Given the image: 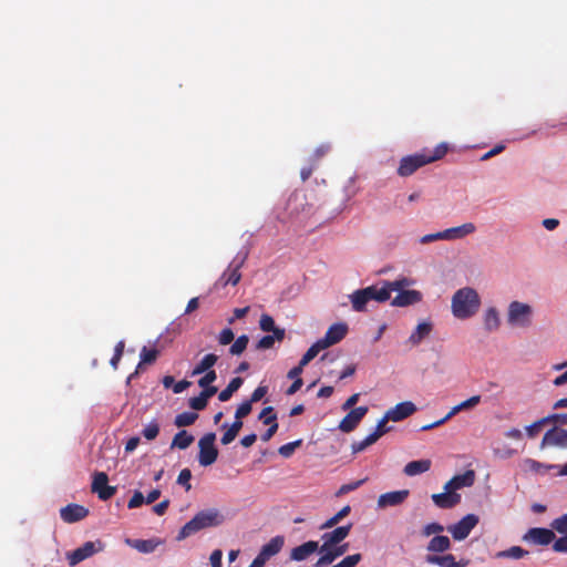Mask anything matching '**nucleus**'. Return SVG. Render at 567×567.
<instances>
[{"instance_id": "f257e3e1", "label": "nucleus", "mask_w": 567, "mask_h": 567, "mask_svg": "<svg viewBox=\"0 0 567 567\" xmlns=\"http://www.w3.org/2000/svg\"><path fill=\"white\" fill-rule=\"evenodd\" d=\"M481 307L477 291L471 287L458 289L452 297V313L455 318L464 320L473 317Z\"/></svg>"}, {"instance_id": "f03ea898", "label": "nucleus", "mask_w": 567, "mask_h": 567, "mask_svg": "<svg viewBox=\"0 0 567 567\" xmlns=\"http://www.w3.org/2000/svg\"><path fill=\"white\" fill-rule=\"evenodd\" d=\"M220 523L221 519L217 509L200 511L181 528L176 539L183 540L204 528L217 526Z\"/></svg>"}, {"instance_id": "7ed1b4c3", "label": "nucleus", "mask_w": 567, "mask_h": 567, "mask_svg": "<svg viewBox=\"0 0 567 567\" xmlns=\"http://www.w3.org/2000/svg\"><path fill=\"white\" fill-rule=\"evenodd\" d=\"M414 281L406 277H400L393 281L383 280L381 286L372 285L365 288L369 301L385 302L391 298L393 290H401L402 288L410 287Z\"/></svg>"}, {"instance_id": "20e7f679", "label": "nucleus", "mask_w": 567, "mask_h": 567, "mask_svg": "<svg viewBox=\"0 0 567 567\" xmlns=\"http://www.w3.org/2000/svg\"><path fill=\"white\" fill-rule=\"evenodd\" d=\"M533 308L528 303L512 301L508 306L507 322L511 326L527 328L532 323Z\"/></svg>"}, {"instance_id": "39448f33", "label": "nucleus", "mask_w": 567, "mask_h": 567, "mask_svg": "<svg viewBox=\"0 0 567 567\" xmlns=\"http://www.w3.org/2000/svg\"><path fill=\"white\" fill-rule=\"evenodd\" d=\"M216 434L213 432L206 433L198 441V462L202 466H209L216 462L218 457V450L215 446Z\"/></svg>"}, {"instance_id": "423d86ee", "label": "nucleus", "mask_w": 567, "mask_h": 567, "mask_svg": "<svg viewBox=\"0 0 567 567\" xmlns=\"http://www.w3.org/2000/svg\"><path fill=\"white\" fill-rule=\"evenodd\" d=\"M248 252L238 254L229 264L227 269L221 274L216 286L226 287L227 285L236 286L241 278L240 268L245 264Z\"/></svg>"}, {"instance_id": "0eeeda50", "label": "nucleus", "mask_w": 567, "mask_h": 567, "mask_svg": "<svg viewBox=\"0 0 567 567\" xmlns=\"http://www.w3.org/2000/svg\"><path fill=\"white\" fill-rule=\"evenodd\" d=\"M103 550V544L100 540L86 542L76 549L66 553V559L70 566H76L84 559Z\"/></svg>"}, {"instance_id": "6e6552de", "label": "nucleus", "mask_w": 567, "mask_h": 567, "mask_svg": "<svg viewBox=\"0 0 567 567\" xmlns=\"http://www.w3.org/2000/svg\"><path fill=\"white\" fill-rule=\"evenodd\" d=\"M478 524V516L475 514H467L457 523L450 525L447 530L451 533L455 540L465 539L472 529Z\"/></svg>"}, {"instance_id": "1a4fd4ad", "label": "nucleus", "mask_w": 567, "mask_h": 567, "mask_svg": "<svg viewBox=\"0 0 567 567\" xmlns=\"http://www.w3.org/2000/svg\"><path fill=\"white\" fill-rule=\"evenodd\" d=\"M426 164L427 162L425 159V153H416L404 156L400 161L398 174L402 177H408Z\"/></svg>"}, {"instance_id": "9d476101", "label": "nucleus", "mask_w": 567, "mask_h": 567, "mask_svg": "<svg viewBox=\"0 0 567 567\" xmlns=\"http://www.w3.org/2000/svg\"><path fill=\"white\" fill-rule=\"evenodd\" d=\"M109 477L104 472H97L94 474L92 482V492L96 493L99 498L102 501H107L113 497L116 493L115 486H110L107 484Z\"/></svg>"}, {"instance_id": "9b49d317", "label": "nucleus", "mask_w": 567, "mask_h": 567, "mask_svg": "<svg viewBox=\"0 0 567 567\" xmlns=\"http://www.w3.org/2000/svg\"><path fill=\"white\" fill-rule=\"evenodd\" d=\"M523 539L534 545L546 546L555 540V534L548 528L533 527L528 529Z\"/></svg>"}, {"instance_id": "f8f14e48", "label": "nucleus", "mask_w": 567, "mask_h": 567, "mask_svg": "<svg viewBox=\"0 0 567 567\" xmlns=\"http://www.w3.org/2000/svg\"><path fill=\"white\" fill-rule=\"evenodd\" d=\"M416 410V405L411 401L400 402L385 412V420L400 422L414 414Z\"/></svg>"}, {"instance_id": "ddd939ff", "label": "nucleus", "mask_w": 567, "mask_h": 567, "mask_svg": "<svg viewBox=\"0 0 567 567\" xmlns=\"http://www.w3.org/2000/svg\"><path fill=\"white\" fill-rule=\"evenodd\" d=\"M368 413V406H358L352 409L340 422L339 429L349 433L352 432Z\"/></svg>"}, {"instance_id": "4468645a", "label": "nucleus", "mask_w": 567, "mask_h": 567, "mask_svg": "<svg viewBox=\"0 0 567 567\" xmlns=\"http://www.w3.org/2000/svg\"><path fill=\"white\" fill-rule=\"evenodd\" d=\"M546 446L567 447V430L557 426L548 430L540 443L542 449Z\"/></svg>"}, {"instance_id": "2eb2a0df", "label": "nucleus", "mask_w": 567, "mask_h": 567, "mask_svg": "<svg viewBox=\"0 0 567 567\" xmlns=\"http://www.w3.org/2000/svg\"><path fill=\"white\" fill-rule=\"evenodd\" d=\"M348 333V324L344 322L334 323L329 327L323 338L319 339V341L323 344V347L329 348L338 342H340Z\"/></svg>"}, {"instance_id": "dca6fc26", "label": "nucleus", "mask_w": 567, "mask_h": 567, "mask_svg": "<svg viewBox=\"0 0 567 567\" xmlns=\"http://www.w3.org/2000/svg\"><path fill=\"white\" fill-rule=\"evenodd\" d=\"M349 545H334L332 547H328L326 550L319 549L321 556L315 564V567H326L332 564L337 558L341 557L348 550Z\"/></svg>"}, {"instance_id": "f3484780", "label": "nucleus", "mask_w": 567, "mask_h": 567, "mask_svg": "<svg viewBox=\"0 0 567 567\" xmlns=\"http://www.w3.org/2000/svg\"><path fill=\"white\" fill-rule=\"evenodd\" d=\"M89 515V509L79 504H69L60 509V516L63 522L72 524L84 519Z\"/></svg>"}, {"instance_id": "a211bd4d", "label": "nucleus", "mask_w": 567, "mask_h": 567, "mask_svg": "<svg viewBox=\"0 0 567 567\" xmlns=\"http://www.w3.org/2000/svg\"><path fill=\"white\" fill-rule=\"evenodd\" d=\"M351 527L352 525L349 524L347 526H339L331 532L324 533L322 535L323 544L321 545V550H326L328 547L339 545L344 538L348 537Z\"/></svg>"}, {"instance_id": "6ab92c4d", "label": "nucleus", "mask_w": 567, "mask_h": 567, "mask_svg": "<svg viewBox=\"0 0 567 567\" xmlns=\"http://www.w3.org/2000/svg\"><path fill=\"white\" fill-rule=\"evenodd\" d=\"M410 495L409 489H400V491H393L388 492L384 494H381L378 498V506L380 508H385L390 506H398L401 505L406 501V498Z\"/></svg>"}, {"instance_id": "aec40b11", "label": "nucleus", "mask_w": 567, "mask_h": 567, "mask_svg": "<svg viewBox=\"0 0 567 567\" xmlns=\"http://www.w3.org/2000/svg\"><path fill=\"white\" fill-rule=\"evenodd\" d=\"M398 295L392 299L391 305L394 307H408L419 303L423 296L419 290H395Z\"/></svg>"}, {"instance_id": "412c9836", "label": "nucleus", "mask_w": 567, "mask_h": 567, "mask_svg": "<svg viewBox=\"0 0 567 567\" xmlns=\"http://www.w3.org/2000/svg\"><path fill=\"white\" fill-rule=\"evenodd\" d=\"M431 498L433 503L442 509L453 508L461 502V495L451 489H444L443 493L433 494Z\"/></svg>"}, {"instance_id": "4be33fe9", "label": "nucleus", "mask_w": 567, "mask_h": 567, "mask_svg": "<svg viewBox=\"0 0 567 567\" xmlns=\"http://www.w3.org/2000/svg\"><path fill=\"white\" fill-rule=\"evenodd\" d=\"M475 482V473L473 470H467L463 474L453 476L449 482L445 483L444 489H451L456 492L463 487H470Z\"/></svg>"}, {"instance_id": "5701e85b", "label": "nucleus", "mask_w": 567, "mask_h": 567, "mask_svg": "<svg viewBox=\"0 0 567 567\" xmlns=\"http://www.w3.org/2000/svg\"><path fill=\"white\" fill-rule=\"evenodd\" d=\"M425 561L430 565H436L440 567H465L467 565V561L464 560L456 561L454 555L452 554H427L425 556Z\"/></svg>"}, {"instance_id": "b1692460", "label": "nucleus", "mask_w": 567, "mask_h": 567, "mask_svg": "<svg viewBox=\"0 0 567 567\" xmlns=\"http://www.w3.org/2000/svg\"><path fill=\"white\" fill-rule=\"evenodd\" d=\"M320 549L318 542L308 540L300 546L292 548L290 558L292 560L301 561L307 559L310 555L315 554Z\"/></svg>"}, {"instance_id": "393cba45", "label": "nucleus", "mask_w": 567, "mask_h": 567, "mask_svg": "<svg viewBox=\"0 0 567 567\" xmlns=\"http://www.w3.org/2000/svg\"><path fill=\"white\" fill-rule=\"evenodd\" d=\"M476 226L473 223H465L461 226L451 227L445 230L444 233V240H455L466 237L467 235H471L475 233Z\"/></svg>"}, {"instance_id": "a878e982", "label": "nucleus", "mask_w": 567, "mask_h": 567, "mask_svg": "<svg viewBox=\"0 0 567 567\" xmlns=\"http://www.w3.org/2000/svg\"><path fill=\"white\" fill-rule=\"evenodd\" d=\"M432 331V323L421 322L416 326L415 330L409 337L408 342L415 347L419 346L425 338L430 336Z\"/></svg>"}, {"instance_id": "bb28decb", "label": "nucleus", "mask_w": 567, "mask_h": 567, "mask_svg": "<svg viewBox=\"0 0 567 567\" xmlns=\"http://www.w3.org/2000/svg\"><path fill=\"white\" fill-rule=\"evenodd\" d=\"M126 544L140 553H153L161 544L157 539H126Z\"/></svg>"}, {"instance_id": "cd10ccee", "label": "nucleus", "mask_w": 567, "mask_h": 567, "mask_svg": "<svg viewBox=\"0 0 567 567\" xmlns=\"http://www.w3.org/2000/svg\"><path fill=\"white\" fill-rule=\"evenodd\" d=\"M451 540L447 536L436 535L427 544L426 550L429 553H445L451 549Z\"/></svg>"}, {"instance_id": "c85d7f7f", "label": "nucleus", "mask_w": 567, "mask_h": 567, "mask_svg": "<svg viewBox=\"0 0 567 567\" xmlns=\"http://www.w3.org/2000/svg\"><path fill=\"white\" fill-rule=\"evenodd\" d=\"M284 543L285 539L282 536H276L264 545L259 553L268 560L281 550Z\"/></svg>"}, {"instance_id": "c756f323", "label": "nucleus", "mask_w": 567, "mask_h": 567, "mask_svg": "<svg viewBox=\"0 0 567 567\" xmlns=\"http://www.w3.org/2000/svg\"><path fill=\"white\" fill-rule=\"evenodd\" d=\"M431 465L432 463L430 460L412 461L404 466L403 472L408 476H415L427 472L431 468Z\"/></svg>"}, {"instance_id": "7c9ffc66", "label": "nucleus", "mask_w": 567, "mask_h": 567, "mask_svg": "<svg viewBox=\"0 0 567 567\" xmlns=\"http://www.w3.org/2000/svg\"><path fill=\"white\" fill-rule=\"evenodd\" d=\"M218 355L215 353L206 354L193 369L192 375L203 374L204 372L212 371V368L217 363Z\"/></svg>"}, {"instance_id": "2f4dec72", "label": "nucleus", "mask_w": 567, "mask_h": 567, "mask_svg": "<svg viewBox=\"0 0 567 567\" xmlns=\"http://www.w3.org/2000/svg\"><path fill=\"white\" fill-rule=\"evenodd\" d=\"M285 330H274L272 334L264 336L257 343L258 350H267L272 348L275 341H282L285 339Z\"/></svg>"}, {"instance_id": "473e14b6", "label": "nucleus", "mask_w": 567, "mask_h": 567, "mask_svg": "<svg viewBox=\"0 0 567 567\" xmlns=\"http://www.w3.org/2000/svg\"><path fill=\"white\" fill-rule=\"evenodd\" d=\"M350 300L354 311H364L367 309V303L369 302L368 292L365 291V288L355 290L352 295H350Z\"/></svg>"}, {"instance_id": "72a5a7b5", "label": "nucleus", "mask_w": 567, "mask_h": 567, "mask_svg": "<svg viewBox=\"0 0 567 567\" xmlns=\"http://www.w3.org/2000/svg\"><path fill=\"white\" fill-rule=\"evenodd\" d=\"M194 442V436L189 434L187 431L182 430L175 434L173 437L171 449H179L186 450Z\"/></svg>"}, {"instance_id": "f704fd0d", "label": "nucleus", "mask_w": 567, "mask_h": 567, "mask_svg": "<svg viewBox=\"0 0 567 567\" xmlns=\"http://www.w3.org/2000/svg\"><path fill=\"white\" fill-rule=\"evenodd\" d=\"M243 382L244 380L240 377L231 379L228 385L219 392L218 400L221 402L230 400L233 394L243 385Z\"/></svg>"}, {"instance_id": "c9c22d12", "label": "nucleus", "mask_w": 567, "mask_h": 567, "mask_svg": "<svg viewBox=\"0 0 567 567\" xmlns=\"http://www.w3.org/2000/svg\"><path fill=\"white\" fill-rule=\"evenodd\" d=\"M525 468L532 471L534 473L544 474L549 470L556 468L557 465L554 464H544L533 458H526L524 461Z\"/></svg>"}, {"instance_id": "e433bc0d", "label": "nucleus", "mask_w": 567, "mask_h": 567, "mask_svg": "<svg viewBox=\"0 0 567 567\" xmlns=\"http://www.w3.org/2000/svg\"><path fill=\"white\" fill-rule=\"evenodd\" d=\"M484 323L488 331L496 330L499 327V316L495 308H489L485 312Z\"/></svg>"}, {"instance_id": "4c0bfd02", "label": "nucleus", "mask_w": 567, "mask_h": 567, "mask_svg": "<svg viewBox=\"0 0 567 567\" xmlns=\"http://www.w3.org/2000/svg\"><path fill=\"white\" fill-rule=\"evenodd\" d=\"M326 347H323V344L318 340L316 341L307 351L306 353L302 355L300 362H301V367H306L311 360H313L318 353L321 351V350H324Z\"/></svg>"}, {"instance_id": "58836bf2", "label": "nucleus", "mask_w": 567, "mask_h": 567, "mask_svg": "<svg viewBox=\"0 0 567 567\" xmlns=\"http://www.w3.org/2000/svg\"><path fill=\"white\" fill-rule=\"evenodd\" d=\"M198 414L195 412H183L176 415L174 424L178 427L188 426L195 423Z\"/></svg>"}, {"instance_id": "ea45409f", "label": "nucleus", "mask_w": 567, "mask_h": 567, "mask_svg": "<svg viewBox=\"0 0 567 567\" xmlns=\"http://www.w3.org/2000/svg\"><path fill=\"white\" fill-rule=\"evenodd\" d=\"M350 512L351 507L349 505H346L337 514L330 517L324 524H322L321 529L331 528L336 526L339 522L347 517L350 514Z\"/></svg>"}, {"instance_id": "a19ab883", "label": "nucleus", "mask_w": 567, "mask_h": 567, "mask_svg": "<svg viewBox=\"0 0 567 567\" xmlns=\"http://www.w3.org/2000/svg\"><path fill=\"white\" fill-rule=\"evenodd\" d=\"M249 338L246 334L238 337L229 348V353L240 355L247 348Z\"/></svg>"}, {"instance_id": "79ce46f5", "label": "nucleus", "mask_w": 567, "mask_h": 567, "mask_svg": "<svg viewBox=\"0 0 567 567\" xmlns=\"http://www.w3.org/2000/svg\"><path fill=\"white\" fill-rule=\"evenodd\" d=\"M264 424L270 425L269 429L261 435L264 442L269 441L278 430L277 415L272 414L264 420Z\"/></svg>"}, {"instance_id": "37998d69", "label": "nucleus", "mask_w": 567, "mask_h": 567, "mask_svg": "<svg viewBox=\"0 0 567 567\" xmlns=\"http://www.w3.org/2000/svg\"><path fill=\"white\" fill-rule=\"evenodd\" d=\"M554 371H564L560 375L553 380L555 386H561L567 383V361L554 364L551 367Z\"/></svg>"}, {"instance_id": "c03bdc74", "label": "nucleus", "mask_w": 567, "mask_h": 567, "mask_svg": "<svg viewBox=\"0 0 567 567\" xmlns=\"http://www.w3.org/2000/svg\"><path fill=\"white\" fill-rule=\"evenodd\" d=\"M158 350L157 349H148L146 347H143L140 353L141 362L140 364H152L156 361L158 357Z\"/></svg>"}, {"instance_id": "a18cd8bd", "label": "nucleus", "mask_w": 567, "mask_h": 567, "mask_svg": "<svg viewBox=\"0 0 567 567\" xmlns=\"http://www.w3.org/2000/svg\"><path fill=\"white\" fill-rule=\"evenodd\" d=\"M447 153V145L445 143L439 144L433 152L425 153V159L427 164L441 159Z\"/></svg>"}, {"instance_id": "49530a36", "label": "nucleus", "mask_w": 567, "mask_h": 567, "mask_svg": "<svg viewBox=\"0 0 567 567\" xmlns=\"http://www.w3.org/2000/svg\"><path fill=\"white\" fill-rule=\"evenodd\" d=\"M259 327L265 332H274V330H284L275 326V320L271 316L262 313L259 320Z\"/></svg>"}, {"instance_id": "de8ad7c7", "label": "nucleus", "mask_w": 567, "mask_h": 567, "mask_svg": "<svg viewBox=\"0 0 567 567\" xmlns=\"http://www.w3.org/2000/svg\"><path fill=\"white\" fill-rule=\"evenodd\" d=\"M301 444H302V440L299 439L293 442H289L287 444L281 445L279 447L278 452L282 457L289 458L295 453L296 449L301 446Z\"/></svg>"}, {"instance_id": "09e8293b", "label": "nucleus", "mask_w": 567, "mask_h": 567, "mask_svg": "<svg viewBox=\"0 0 567 567\" xmlns=\"http://www.w3.org/2000/svg\"><path fill=\"white\" fill-rule=\"evenodd\" d=\"M444 530V526L440 523L433 522L423 526L421 534L424 537L440 535Z\"/></svg>"}, {"instance_id": "8fccbe9b", "label": "nucleus", "mask_w": 567, "mask_h": 567, "mask_svg": "<svg viewBox=\"0 0 567 567\" xmlns=\"http://www.w3.org/2000/svg\"><path fill=\"white\" fill-rule=\"evenodd\" d=\"M528 551L519 546H513L507 550L501 551L498 556L501 557H507V558H514L519 559L523 558L525 555H527Z\"/></svg>"}, {"instance_id": "3c124183", "label": "nucleus", "mask_w": 567, "mask_h": 567, "mask_svg": "<svg viewBox=\"0 0 567 567\" xmlns=\"http://www.w3.org/2000/svg\"><path fill=\"white\" fill-rule=\"evenodd\" d=\"M159 433V425L156 421L150 422L142 431L143 436L148 440H155Z\"/></svg>"}, {"instance_id": "603ef678", "label": "nucleus", "mask_w": 567, "mask_h": 567, "mask_svg": "<svg viewBox=\"0 0 567 567\" xmlns=\"http://www.w3.org/2000/svg\"><path fill=\"white\" fill-rule=\"evenodd\" d=\"M124 348H125V343L123 340L118 341L114 348V354L111 358L110 363L113 367V369H115V370L117 369L121 358L124 353Z\"/></svg>"}, {"instance_id": "864d4df0", "label": "nucleus", "mask_w": 567, "mask_h": 567, "mask_svg": "<svg viewBox=\"0 0 567 567\" xmlns=\"http://www.w3.org/2000/svg\"><path fill=\"white\" fill-rule=\"evenodd\" d=\"M547 425V422L545 420V416L535 421L530 425L526 426V433L529 437H535L543 426Z\"/></svg>"}, {"instance_id": "5fc2aeb1", "label": "nucleus", "mask_w": 567, "mask_h": 567, "mask_svg": "<svg viewBox=\"0 0 567 567\" xmlns=\"http://www.w3.org/2000/svg\"><path fill=\"white\" fill-rule=\"evenodd\" d=\"M190 478H192V472L189 468H183L177 477V484L185 487V489L188 492L192 488L190 485Z\"/></svg>"}, {"instance_id": "6e6d98bb", "label": "nucleus", "mask_w": 567, "mask_h": 567, "mask_svg": "<svg viewBox=\"0 0 567 567\" xmlns=\"http://www.w3.org/2000/svg\"><path fill=\"white\" fill-rule=\"evenodd\" d=\"M364 482H365V478L364 480H359V481H355V482H352V483L343 484L337 491L336 496L346 495V494H348V493L359 488Z\"/></svg>"}, {"instance_id": "4d7b16f0", "label": "nucleus", "mask_w": 567, "mask_h": 567, "mask_svg": "<svg viewBox=\"0 0 567 567\" xmlns=\"http://www.w3.org/2000/svg\"><path fill=\"white\" fill-rule=\"evenodd\" d=\"M208 400L200 393L198 396L190 398L188 405L195 411H202L207 406Z\"/></svg>"}, {"instance_id": "13d9d810", "label": "nucleus", "mask_w": 567, "mask_h": 567, "mask_svg": "<svg viewBox=\"0 0 567 567\" xmlns=\"http://www.w3.org/2000/svg\"><path fill=\"white\" fill-rule=\"evenodd\" d=\"M251 409H252V403L249 400L243 402L237 408V410L235 412V419H244V417H246L248 414H250Z\"/></svg>"}, {"instance_id": "bf43d9fd", "label": "nucleus", "mask_w": 567, "mask_h": 567, "mask_svg": "<svg viewBox=\"0 0 567 567\" xmlns=\"http://www.w3.org/2000/svg\"><path fill=\"white\" fill-rule=\"evenodd\" d=\"M145 503V497L142 492L135 491L133 496L130 498L127 503V507L130 509L137 508Z\"/></svg>"}, {"instance_id": "052dcab7", "label": "nucleus", "mask_w": 567, "mask_h": 567, "mask_svg": "<svg viewBox=\"0 0 567 567\" xmlns=\"http://www.w3.org/2000/svg\"><path fill=\"white\" fill-rule=\"evenodd\" d=\"M551 527L560 534L567 532V513L556 518L551 523Z\"/></svg>"}, {"instance_id": "680f3d73", "label": "nucleus", "mask_w": 567, "mask_h": 567, "mask_svg": "<svg viewBox=\"0 0 567 567\" xmlns=\"http://www.w3.org/2000/svg\"><path fill=\"white\" fill-rule=\"evenodd\" d=\"M235 334L230 328H225L218 336V342L221 346L229 344L234 341Z\"/></svg>"}, {"instance_id": "e2e57ef3", "label": "nucleus", "mask_w": 567, "mask_h": 567, "mask_svg": "<svg viewBox=\"0 0 567 567\" xmlns=\"http://www.w3.org/2000/svg\"><path fill=\"white\" fill-rule=\"evenodd\" d=\"M329 151H330V146L328 144H322V145L318 146L315 150L313 154L311 155L310 161L313 162L315 164H318V162L324 155H327Z\"/></svg>"}, {"instance_id": "0e129e2a", "label": "nucleus", "mask_w": 567, "mask_h": 567, "mask_svg": "<svg viewBox=\"0 0 567 567\" xmlns=\"http://www.w3.org/2000/svg\"><path fill=\"white\" fill-rule=\"evenodd\" d=\"M545 420L547 424L554 423V424H560L566 425L567 424V413H554L545 416Z\"/></svg>"}, {"instance_id": "69168bd1", "label": "nucleus", "mask_w": 567, "mask_h": 567, "mask_svg": "<svg viewBox=\"0 0 567 567\" xmlns=\"http://www.w3.org/2000/svg\"><path fill=\"white\" fill-rule=\"evenodd\" d=\"M205 374L198 380V385L200 388H206L213 382L216 381L217 374L215 370L204 372Z\"/></svg>"}, {"instance_id": "338daca9", "label": "nucleus", "mask_w": 567, "mask_h": 567, "mask_svg": "<svg viewBox=\"0 0 567 567\" xmlns=\"http://www.w3.org/2000/svg\"><path fill=\"white\" fill-rule=\"evenodd\" d=\"M361 559H362L361 554H353V555L346 556L339 563L341 564L342 567H355V565L358 563H360Z\"/></svg>"}, {"instance_id": "774afa93", "label": "nucleus", "mask_w": 567, "mask_h": 567, "mask_svg": "<svg viewBox=\"0 0 567 567\" xmlns=\"http://www.w3.org/2000/svg\"><path fill=\"white\" fill-rule=\"evenodd\" d=\"M553 549L557 553H567V534L554 542Z\"/></svg>"}]
</instances>
